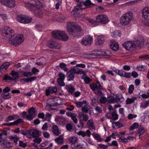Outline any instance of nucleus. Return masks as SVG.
Instances as JSON below:
<instances>
[{"instance_id":"1","label":"nucleus","mask_w":149,"mask_h":149,"mask_svg":"<svg viewBox=\"0 0 149 149\" xmlns=\"http://www.w3.org/2000/svg\"><path fill=\"white\" fill-rule=\"evenodd\" d=\"M67 29L70 35L72 38H77L83 34L80 27L75 23L69 22L67 24Z\"/></svg>"},{"instance_id":"2","label":"nucleus","mask_w":149,"mask_h":149,"mask_svg":"<svg viewBox=\"0 0 149 149\" xmlns=\"http://www.w3.org/2000/svg\"><path fill=\"white\" fill-rule=\"evenodd\" d=\"M14 31L10 29L8 31L9 34L10 33L11 36L9 42L12 45L15 46H17L21 45L23 42V36L21 34H15L12 35Z\"/></svg>"},{"instance_id":"3","label":"nucleus","mask_w":149,"mask_h":149,"mask_svg":"<svg viewBox=\"0 0 149 149\" xmlns=\"http://www.w3.org/2000/svg\"><path fill=\"white\" fill-rule=\"evenodd\" d=\"M53 38L61 40L66 41L69 39L68 35L64 31L60 30H54L52 33Z\"/></svg>"},{"instance_id":"4","label":"nucleus","mask_w":149,"mask_h":149,"mask_svg":"<svg viewBox=\"0 0 149 149\" xmlns=\"http://www.w3.org/2000/svg\"><path fill=\"white\" fill-rule=\"evenodd\" d=\"M132 17V14L130 12L124 14L120 18V24L123 26L128 25L131 21Z\"/></svg>"},{"instance_id":"5","label":"nucleus","mask_w":149,"mask_h":149,"mask_svg":"<svg viewBox=\"0 0 149 149\" xmlns=\"http://www.w3.org/2000/svg\"><path fill=\"white\" fill-rule=\"evenodd\" d=\"M25 5L27 8L30 10H38L41 7L40 2L38 1H32L26 3Z\"/></svg>"},{"instance_id":"6","label":"nucleus","mask_w":149,"mask_h":149,"mask_svg":"<svg viewBox=\"0 0 149 149\" xmlns=\"http://www.w3.org/2000/svg\"><path fill=\"white\" fill-rule=\"evenodd\" d=\"M96 21L98 23L106 24L108 23L109 20L106 15L100 14L96 17Z\"/></svg>"},{"instance_id":"7","label":"nucleus","mask_w":149,"mask_h":149,"mask_svg":"<svg viewBox=\"0 0 149 149\" xmlns=\"http://www.w3.org/2000/svg\"><path fill=\"white\" fill-rule=\"evenodd\" d=\"M82 3H79L73 10V15L75 17H83V15L80 14V13L81 12L82 10L83 9L82 8Z\"/></svg>"},{"instance_id":"8","label":"nucleus","mask_w":149,"mask_h":149,"mask_svg":"<svg viewBox=\"0 0 149 149\" xmlns=\"http://www.w3.org/2000/svg\"><path fill=\"white\" fill-rule=\"evenodd\" d=\"M47 46L52 49H60L61 48V46L55 41L52 40H49L47 41Z\"/></svg>"},{"instance_id":"9","label":"nucleus","mask_w":149,"mask_h":149,"mask_svg":"<svg viewBox=\"0 0 149 149\" xmlns=\"http://www.w3.org/2000/svg\"><path fill=\"white\" fill-rule=\"evenodd\" d=\"M31 18H28L24 16L17 15V19L18 21L22 23L27 24L30 22L31 20Z\"/></svg>"},{"instance_id":"10","label":"nucleus","mask_w":149,"mask_h":149,"mask_svg":"<svg viewBox=\"0 0 149 149\" xmlns=\"http://www.w3.org/2000/svg\"><path fill=\"white\" fill-rule=\"evenodd\" d=\"M123 46L127 50L132 51L135 45L130 41H127L123 43Z\"/></svg>"},{"instance_id":"11","label":"nucleus","mask_w":149,"mask_h":149,"mask_svg":"<svg viewBox=\"0 0 149 149\" xmlns=\"http://www.w3.org/2000/svg\"><path fill=\"white\" fill-rule=\"evenodd\" d=\"M93 41V38L90 36L84 38L82 40L81 43L83 45H91Z\"/></svg>"},{"instance_id":"12","label":"nucleus","mask_w":149,"mask_h":149,"mask_svg":"<svg viewBox=\"0 0 149 149\" xmlns=\"http://www.w3.org/2000/svg\"><path fill=\"white\" fill-rule=\"evenodd\" d=\"M144 43V39L141 36H138L135 38V44L139 47H141Z\"/></svg>"},{"instance_id":"13","label":"nucleus","mask_w":149,"mask_h":149,"mask_svg":"<svg viewBox=\"0 0 149 149\" xmlns=\"http://www.w3.org/2000/svg\"><path fill=\"white\" fill-rule=\"evenodd\" d=\"M28 134L31 137L32 136L34 138L39 137L40 135V132L37 130H29L28 131Z\"/></svg>"},{"instance_id":"14","label":"nucleus","mask_w":149,"mask_h":149,"mask_svg":"<svg viewBox=\"0 0 149 149\" xmlns=\"http://www.w3.org/2000/svg\"><path fill=\"white\" fill-rule=\"evenodd\" d=\"M143 17L145 19H149V7L144 8L142 12Z\"/></svg>"},{"instance_id":"15","label":"nucleus","mask_w":149,"mask_h":149,"mask_svg":"<svg viewBox=\"0 0 149 149\" xmlns=\"http://www.w3.org/2000/svg\"><path fill=\"white\" fill-rule=\"evenodd\" d=\"M45 91L46 95L48 96L51 93H56L57 91V88L56 87H50Z\"/></svg>"},{"instance_id":"16","label":"nucleus","mask_w":149,"mask_h":149,"mask_svg":"<svg viewBox=\"0 0 149 149\" xmlns=\"http://www.w3.org/2000/svg\"><path fill=\"white\" fill-rule=\"evenodd\" d=\"M75 132L77 134L79 135H81L82 137H84L85 136H87L88 137H90L91 133L89 130H87L86 132L80 131L78 132H76V131H75Z\"/></svg>"},{"instance_id":"17","label":"nucleus","mask_w":149,"mask_h":149,"mask_svg":"<svg viewBox=\"0 0 149 149\" xmlns=\"http://www.w3.org/2000/svg\"><path fill=\"white\" fill-rule=\"evenodd\" d=\"M110 46L111 48L114 51H117L119 49V46L118 43L114 40L111 41Z\"/></svg>"},{"instance_id":"18","label":"nucleus","mask_w":149,"mask_h":149,"mask_svg":"<svg viewBox=\"0 0 149 149\" xmlns=\"http://www.w3.org/2000/svg\"><path fill=\"white\" fill-rule=\"evenodd\" d=\"M104 39L102 36H98L96 40V45H102L104 42Z\"/></svg>"},{"instance_id":"19","label":"nucleus","mask_w":149,"mask_h":149,"mask_svg":"<svg viewBox=\"0 0 149 149\" xmlns=\"http://www.w3.org/2000/svg\"><path fill=\"white\" fill-rule=\"evenodd\" d=\"M92 108L88 104H86L81 108V110L84 113H87L89 112L90 110H92Z\"/></svg>"},{"instance_id":"20","label":"nucleus","mask_w":149,"mask_h":149,"mask_svg":"<svg viewBox=\"0 0 149 149\" xmlns=\"http://www.w3.org/2000/svg\"><path fill=\"white\" fill-rule=\"evenodd\" d=\"M16 6L15 2V0H9L6 6L9 8H13Z\"/></svg>"},{"instance_id":"21","label":"nucleus","mask_w":149,"mask_h":149,"mask_svg":"<svg viewBox=\"0 0 149 149\" xmlns=\"http://www.w3.org/2000/svg\"><path fill=\"white\" fill-rule=\"evenodd\" d=\"M52 130L53 133L57 136L61 133L58 126L56 125H54L52 126Z\"/></svg>"},{"instance_id":"22","label":"nucleus","mask_w":149,"mask_h":149,"mask_svg":"<svg viewBox=\"0 0 149 149\" xmlns=\"http://www.w3.org/2000/svg\"><path fill=\"white\" fill-rule=\"evenodd\" d=\"M10 64V63L9 62L3 63L0 66V71H1V70H6L8 68Z\"/></svg>"},{"instance_id":"23","label":"nucleus","mask_w":149,"mask_h":149,"mask_svg":"<svg viewBox=\"0 0 149 149\" xmlns=\"http://www.w3.org/2000/svg\"><path fill=\"white\" fill-rule=\"evenodd\" d=\"M87 125L90 130H95V127L94 125L93 120L90 119L87 122Z\"/></svg>"},{"instance_id":"24","label":"nucleus","mask_w":149,"mask_h":149,"mask_svg":"<svg viewBox=\"0 0 149 149\" xmlns=\"http://www.w3.org/2000/svg\"><path fill=\"white\" fill-rule=\"evenodd\" d=\"M80 3H82V6L83 5H84L85 6L88 8L91 7L93 5L90 0H86L85 1Z\"/></svg>"},{"instance_id":"25","label":"nucleus","mask_w":149,"mask_h":149,"mask_svg":"<svg viewBox=\"0 0 149 149\" xmlns=\"http://www.w3.org/2000/svg\"><path fill=\"white\" fill-rule=\"evenodd\" d=\"M10 74L11 75L13 80L16 81L17 79L19 77V73L17 72H16L15 70H12Z\"/></svg>"},{"instance_id":"26","label":"nucleus","mask_w":149,"mask_h":149,"mask_svg":"<svg viewBox=\"0 0 149 149\" xmlns=\"http://www.w3.org/2000/svg\"><path fill=\"white\" fill-rule=\"evenodd\" d=\"M71 147L72 148L75 149H81L83 148V145L80 143H76L75 144H73L71 145Z\"/></svg>"},{"instance_id":"27","label":"nucleus","mask_w":149,"mask_h":149,"mask_svg":"<svg viewBox=\"0 0 149 149\" xmlns=\"http://www.w3.org/2000/svg\"><path fill=\"white\" fill-rule=\"evenodd\" d=\"M36 78V77H31L28 78H24L22 79V80L26 82H31L35 80Z\"/></svg>"},{"instance_id":"28","label":"nucleus","mask_w":149,"mask_h":149,"mask_svg":"<svg viewBox=\"0 0 149 149\" xmlns=\"http://www.w3.org/2000/svg\"><path fill=\"white\" fill-rule=\"evenodd\" d=\"M55 120L56 122L63 123L65 121V119L63 117L56 116L55 119Z\"/></svg>"},{"instance_id":"29","label":"nucleus","mask_w":149,"mask_h":149,"mask_svg":"<svg viewBox=\"0 0 149 149\" xmlns=\"http://www.w3.org/2000/svg\"><path fill=\"white\" fill-rule=\"evenodd\" d=\"M116 101L122 102L124 101V99L122 97L121 94H117L116 96Z\"/></svg>"},{"instance_id":"30","label":"nucleus","mask_w":149,"mask_h":149,"mask_svg":"<svg viewBox=\"0 0 149 149\" xmlns=\"http://www.w3.org/2000/svg\"><path fill=\"white\" fill-rule=\"evenodd\" d=\"M136 99L137 98L135 97H133L131 98H127L126 101V104H130L132 103H133Z\"/></svg>"},{"instance_id":"31","label":"nucleus","mask_w":149,"mask_h":149,"mask_svg":"<svg viewBox=\"0 0 149 149\" xmlns=\"http://www.w3.org/2000/svg\"><path fill=\"white\" fill-rule=\"evenodd\" d=\"M29 130H20V133L24 135H26L27 138L31 139V137L28 134V131Z\"/></svg>"},{"instance_id":"32","label":"nucleus","mask_w":149,"mask_h":149,"mask_svg":"<svg viewBox=\"0 0 149 149\" xmlns=\"http://www.w3.org/2000/svg\"><path fill=\"white\" fill-rule=\"evenodd\" d=\"M77 140V139L76 137L74 136L69 138V142L72 145L75 144L76 143V142Z\"/></svg>"},{"instance_id":"33","label":"nucleus","mask_w":149,"mask_h":149,"mask_svg":"<svg viewBox=\"0 0 149 149\" xmlns=\"http://www.w3.org/2000/svg\"><path fill=\"white\" fill-rule=\"evenodd\" d=\"M118 141L119 142L124 144H126L128 142V140H127L126 138L122 136L119 137Z\"/></svg>"},{"instance_id":"34","label":"nucleus","mask_w":149,"mask_h":149,"mask_svg":"<svg viewBox=\"0 0 149 149\" xmlns=\"http://www.w3.org/2000/svg\"><path fill=\"white\" fill-rule=\"evenodd\" d=\"M63 138L60 137H57L55 139V141L58 144H62L63 143Z\"/></svg>"},{"instance_id":"35","label":"nucleus","mask_w":149,"mask_h":149,"mask_svg":"<svg viewBox=\"0 0 149 149\" xmlns=\"http://www.w3.org/2000/svg\"><path fill=\"white\" fill-rule=\"evenodd\" d=\"M93 135L95 138L98 141L102 142L103 141V139L101 138L100 136L98 134L93 133Z\"/></svg>"},{"instance_id":"36","label":"nucleus","mask_w":149,"mask_h":149,"mask_svg":"<svg viewBox=\"0 0 149 149\" xmlns=\"http://www.w3.org/2000/svg\"><path fill=\"white\" fill-rule=\"evenodd\" d=\"M10 29L9 27L6 26L4 27L2 29V32L3 33H4L6 35H8L9 34L8 31Z\"/></svg>"},{"instance_id":"37","label":"nucleus","mask_w":149,"mask_h":149,"mask_svg":"<svg viewBox=\"0 0 149 149\" xmlns=\"http://www.w3.org/2000/svg\"><path fill=\"white\" fill-rule=\"evenodd\" d=\"M122 77H125L127 78H130L131 77V73L123 71V75Z\"/></svg>"},{"instance_id":"38","label":"nucleus","mask_w":149,"mask_h":149,"mask_svg":"<svg viewBox=\"0 0 149 149\" xmlns=\"http://www.w3.org/2000/svg\"><path fill=\"white\" fill-rule=\"evenodd\" d=\"M139 127L138 123H135L130 128V130H133Z\"/></svg>"},{"instance_id":"39","label":"nucleus","mask_w":149,"mask_h":149,"mask_svg":"<svg viewBox=\"0 0 149 149\" xmlns=\"http://www.w3.org/2000/svg\"><path fill=\"white\" fill-rule=\"evenodd\" d=\"M112 116L113 117L112 119L114 120H116L118 119V116L116 113V111H114L112 112Z\"/></svg>"},{"instance_id":"40","label":"nucleus","mask_w":149,"mask_h":149,"mask_svg":"<svg viewBox=\"0 0 149 149\" xmlns=\"http://www.w3.org/2000/svg\"><path fill=\"white\" fill-rule=\"evenodd\" d=\"M64 79H57V82L58 85L61 86H64L65 85V84L63 81Z\"/></svg>"},{"instance_id":"41","label":"nucleus","mask_w":149,"mask_h":149,"mask_svg":"<svg viewBox=\"0 0 149 149\" xmlns=\"http://www.w3.org/2000/svg\"><path fill=\"white\" fill-rule=\"evenodd\" d=\"M66 65L63 63H60L59 66L60 68L62 69H63L65 71H67L68 69L66 67Z\"/></svg>"},{"instance_id":"42","label":"nucleus","mask_w":149,"mask_h":149,"mask_svg":"<svg viewBox=\"0 0 149 149\" xmlns=\"http://www.w3.org/2000/svg\"><path fill=\"white\" fill-rule=\"evenodd\" d=\"M70 71L71 73L74 74H79L80 72V71L78 69H76L74 68H72L70 70Z\"/></svg>"},{"instance_id":"43","label":"nucleus","mask_w":149,"mask_h":149,"mask_svg":"<svg viewBox=\"0 0 149 149\" xmlns=\"http://www.w3.org/2000/svg\"><path fill=\"white\" fill-rule=\"evenodd\" d=\"M72 128V126L70 123H68L66 125V129L68 131H71Z\"/></svg>"},{"instance_id":"44","label":"nucleus","mask_w":149,"mask_h":149,"mask_svg":"<svg viewBox=\"0 0 149 149\" xmlns=\"http://www.w3.org/2000/svg\"><path fill=\"white\" fill-rule=\"evenodd\" d=\"M114 71L116 74L121 77H122L123 75V70H116Z\"/></svg>"},{"instance_id":"45","label":"nucleus","mask_w":149,"mask_h":149,"mask_svg":"<svg viewBox=\"0 0 149 149\" xmlns=\"http://www.w3.org/2000/svg\"><path fill=\"white\" fill-rule=\"evenodd\" d=\"M35 108L32 107L29 110H28V113H29L33 116H35Z\"/></svg>"},{"instance_id":"46","label":"nucleus","mask_w":149,"mask_h":149,"mask_svg":"<svg viewBox=\"0 0 149 149\" xmlns=\"http://www.w3.org/2000/svg\"><path fill=\"white\" fill-rule=\"evenodd\" d=\"M111 54L110 51L107 50L105 51L102 52L101 54H100L105 56H109Z\"/></svg>"},{"instance_id":"47","label":"nucleus","mask_w":149,"mask_h":149,"mask_svg":"<svg viewBox=\"0 0 149 149\" xmlns=\"http://www.w3.org/2000/svg\"><path fill=\"white\" fill-rule=\"evenodd\" d=\"M74 78V75L72 73H71L67 77L68 80L69 81L73 80Z\"/></svg>"},{"instance_id":"48","label":"nucleus","mask_w":149,"mask_h":149,"mask_svg":"<svg viewBox=\"0 0 149 149\" xmlns=\"http://www.w3.org/2000/svg\"><path fill=\"white\" fill-rule=\"evenodd\" d=\"M35 15L37 17H41L43 15V13L40 10L36 12L35 13Z\"/></svg>"},{"instance_id":"49","label":"nucleus","mask_w":149,"mask_h":149,"mask_svg":"<svg viewBox=\"0 0 149 149\" xmlns=\"http://www.w3.org/2000/svg\"><path fill=\"white\" fill-rule=\"evenodd\" d=\"M23 75L24 77H29L32 75V73L29 72H24Z\"/></svg>"},{"instance_id":"50","label":"nucleus","mask_w":149,"mask_h":149,"mask_svg":"<svg viewBox=\"0 0 149 149\" xmlns=\"http://www.w3.org/2000/svg\"><path fill=\"white\" fill-rule=\"evenodd\" d=\"M79 125H77V127L78 128H82L84 127V123L83 121L81 119H80L79 120Z\"/></svg>"},{"instance_id":"51","label":"nucleus","mask_w":149,"mask_h":149,"mask_svg":"<svg viewBox=\"0 0 149 149\" xmlns=\"http://www.w3.org/2000/svg\"><path fill=\"white\" fill-rule=\"evenodd\" d=\"M2 96L4 99H8L11 97V95L10 93H8L7 94H5V93H2Z\"/></svg>"},{"instance_id":"52","label":"nucleus","mask_w":149,"mask_h":149,"mask_svg":"<svg viewBox=\"0 0 149 149\" xmlns=\"http://www.w3.org/2000/svg\"><path fill=\"white\" fill-rule=\"evenodd\" d=\"M117 35H119V36L121 35L120 33L118 31H114L111 33V36L113 37H116Z\"/></svg>"},{"instance_id":"53","label":"nucleus","mask_w":149,"mask_h":149,"mask_svg":"<svg viewBox=\"0 0 149 149\" xmlns=\"http://www.w3.org/2000/svg\"><path fill=\"white\" fill-rule=\"evenodd\" d=\"M134 90V86L133 85H130L129 86L128 88V92L130 94L132 93Z\"/></svg>"},{"instance_id":"54","label":"nucleus","mask_w":149,"mask_h":149,"mask_svg":"<svg viewBox=\"0 0 149 149\" xmlns=\"http://www.w3.org/2000/svg\"><path fill=\"white\" fill-rule=\"evenodd\" d=\"M137 116L136 115L133 114L131 113L129 114L128 116V118L129 119L131 120L133 118L136 117Z\"/></svg>"},{"instance_id":"55","label":"nucleus","mask_w":149,"mask_h":149,"mask_svg":"<svg viewBox=\"0 0 149 149\" xmlns=\"http://www.w3.org/2000/svg\"><path fill=\"white\" fill-rule=\"evenodd\" d=\"M139 133L140 134L139 136L140 137V136L142 135L144 132V127H141L139 128L138 130Z\"/></svg>"},{"instance_id":"56","label":"nucleus","mask_w":149,"mask_h":149,"mask_svg":"<svg viewBox=\"0 0 149 149\" xmlns=\"http://www.w3.org/2000/svg\"><path fill=\"white\" fill-rule=\"evenodd\" d=\"M84 81L86 84H88L91 81V79L89 77L86 76L84 78Z\"/></svg>"},{"instance_id":"57","label":"nucleus","mask_w":149,"mask_h":149,"mask_svg":"<svg viewBox=\"0 0 149 149\" xmlns=\"http://www.w3.org/2000/svg\"><path fill=\"white\" fill-rule=\"evenodd\" d=\"M139 58H144L145 60H149V54L146 55H143L140 56L139 57Z\"/></svg>"},{"instance_id":"58","label":"nucleus","mask_w":149,"mask_h":149,"mask_svg":"<svg viewBox=\"0 0 149 149\" xmlns=\"http://www.w3.org/2000/svg\"><path fill=\"white\" fill-rule=\"evenodd\" d=\"M24 121L23 120L19 118L17 119L14 122L15 125H17L18 124H19L21 123H23Z\"/></svg>"},{"instance_id":"59","label":"nucleus","mask_w":149,"mask_h":149,"mask_svg":"<svg viewBox=\"0 0 149 149\" xmlns=\"http://www.w3.org/2000/svg\"><path fill=\"white\" fill-rule=\"evenodd\" d=\"M74 109V106L72 105H70L67 106L66 109L70 111H72Z\"/></svg>"},{"instance_id":"60","label":"nucleus","mask_w":149,"mask_h":149,"mask_svg":"<svg viewBox=\"0 0 149 149\" xmlns=\"http://www.w3.org/2000/svg\"><path fill=\"white\" fill-rule=\"evenodd\" d=\"M3 79L5 80H13V78L10 76H8L7 74H6L4 77Z\"/></svg>"},{"instance_id":"61","label":"nucleus","mask_w":149,"mask_h":149,"mask_svg":"<svg viewBox=\"0 0 149 149\" xmlns=\"http://www.w3.org/2000/svg\"><path fill=\"white\" fill-rule=\"evenodd\" d=\"M114 124L117 127H120L123 126L122 124L120 122H113V124Z\"/></svg>"},{"instance_id":"62","label":"nucleus","mask_w":149,"mask_h":149,"mask_svg":"<svg viewBox=\"0 0 149 149\" xmlns=\"http://www.w3.org/2000/svg\"><path fill=\"white\" fill-rule=\"evenodd\" d=\"M138 75L139 74L138 73L134 71H133L131 73V76H132V77L134 78L137 77Z\"/></svg>"},{"instance_id":"63","label":"nucleus","mask_w":149,"mask_h":149,"mask_svg":"<svg viewBox=\"0 0 149 149\" xmlns=\"http://www.w3.org/2000/svg\"><path fill=\"white\" fill-rule=\"evenodd\" d=\"M136 68L139 70L142 71H144L145 70L144 66L143 65H141V66H137Z\"/></svg>"},{"instance_id":"64","label":"nucleus","mask_w":149,"mask_h":149,"mask_svg":"<svg viewBox=\"0 0 149 149\" xmlns=\"http://www.w3.org/2000/svg\"><path fill=\"white\" fill-rule=\"evenodd\" d=\"M98 146L101 148L103 149H107V146L106 145L104 144H98Z\"/></svg>"}]
</instances>
